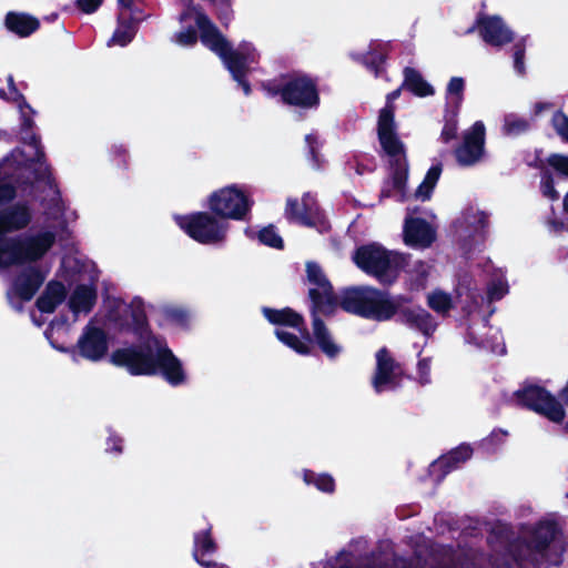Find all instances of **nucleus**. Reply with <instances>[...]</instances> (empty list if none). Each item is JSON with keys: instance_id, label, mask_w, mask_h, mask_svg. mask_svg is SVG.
<instances>
[{"instance_id": "57", "label": "nucleus", "mask_w": 568, "mask_h": 568, "mask_svg": "<svg viewBox=\"0 0 568 568\" xmlns=\"http://www.w3.org/2000/svg\"><path fill=\"white\" fill-rule=\"evenodd\" d=\"M562 207L566 213H568V192L565 194L562 200Z\"/></svg>"}, {"instance_id": "26", "label": "nucleus", "mask_w": 568, "mask_h": 568, "mask_svg": "<svg viewBox=\"0 0 568 568\" xmlns=\"http://www.w3.org/2000/svg\"><path fill=\"white\" fill-rule=\"evenodd\" d=\"M65 296L67 291L63 284L50 282L37 300V306L41 313H52L65 300Z\"/></svg>"}, {"instance_id": "55", "label": "nucleus", "mask_w": 568, "mask_h": 568, "mask_svg": "<svg viewBox=\"0 0 568 568\" xmlns=\"http://www.w3.org/2000/svg\"><path fill=\"white\" fill-rule=\"evenodd\" d=\"M397 568H418L410 560L402 559Z\"/></svg>"}, {"instance_id": "63", "label": "nucleus", "mask_w": 568, "mask_h": 568, "mask_svg": "<svg viewBox=\"0 0 568 568\" xmlns=\"http://www.w3.org/2000/svg\"><path fill=\"white\" fill-rule=\"evenodd\" d=\"M0 97H1V98H7V97H6V93H4L3 91H0Z\"/></svg>"}, {"instance_id": "17", "label": "nucleus", "mask_w": 568, "mask_h": 568, "mask_svg": "<svg viewBox=\"0 0 568 568\" xmlns=\"http://www.w3.org/2000/svg\"><path fill=\"white\" fill-rule=\"evenodd\" d=\"M284 102L301 106L312 108L318 103V94L312 80L305 77L290 79L278 90Z\"/></svg>"}, {"instance_id": "54", "label": "nucleus", "mask_w": 568, "mask_h": 568, "mask_svg": "<svg viewBox=\"0 0 568 568\" xmlns=\"http://www.w3.org/2000/svg\"><path fill=\"white\" fill-rule=\"evenodd\" d=\"M135 0H118L119 4L121 6V10H132L131 6Z\"/></svg>"}, {"instance_id": "43", "label": "nucleus", "mask_w": 568, "mask_h": 568, "mask_svg": "<svg viewBox=\"0 0 568 568\" xmlns=\"http://www.w3.org/2000/svg\"><path fill=\"white\" fill-rule=\"evenodd\" d=\"M541 192L552 201L559 197V193L555 190L552 178L548 174H545L541 179Z\"/></svg>"}, {"instance_id": "39", "label": "nucleus", "mask_w": 568, "mask_h": 568, "mask_svg": "<svg viewBox=\"0 0 568 568\" xmlns=\"http://www.w3.org/2000/svg\"><path fill=\"white\" fill-rule=\"evenodd\" d=\"M508 293V284L503 277L494 280L487 288L489 301H498Z\"/></svg>"}, {"instance_id": "6", "label": "nucleus", "mask_w": 568, "mask_h": 568, "mask_svg": "<svg viewBox=\"0 0 568 568\" xmlns=\"http://www.w3.org/2000/svg\"><path fill=\"white\" fill-rule=\"evenodd\" d=\"M353 260L361 270L376 276L385 284L394 282L398 271L405 264L404 255L387 251L377 244L359 247Z\"/></svg>"}, {"instance_id": "10", "label": "nucleus", "mask_w": 568, "mask_h": 568, "mask_svg": "<svg viewBox=\"0 0 568 568\" xmlns=\"http://www.w3.org/2000/svg\"><path fill=\"white\" fill-rule=\"evenodd\" d=\"M175 222L190 237L202 244H220L225 241L229 231L226 222L206 212L178 215Z\"/></svg>"}, {"instance_id": "48", "label": "nucleus", "mask_w": 568, "mask_h": 568, "mask_svg": "<svg viewBox=\"0 0 568 568\" xmlns=\"http://www.w3.org/2000/svg\"><path fill=\"white\" fill-rule=\"evenodd\" d=\"M464 90V80L462 78H452L448 87L447 92L449 94H457L460 95Z\"/></svg>"}, {"instance_id": "23", "label": "nucleus", "mask_w": 568, "mask_h": 568, "mask_svg": "<svg viewBox=\"0 0 568 568\" xmlns=\"http://www.w3.org/2000/svg\"><path fill=\"white\" fill-rule=\"evenodd\" d=\"M483 332L470 328L467 335V342L478 347L490 351L494 354L501 355L505 353V343L498 328L483 325Z\"/></svg>"}, {"instance_id": "41", "label": "nucleus", "mask_w": 568, "mask_h": 568, "mask_svg": "<svg viewBox=\"0 0 568 568\" xmlns=\"http://www.w3.org/2000/svg\"><path fill=\"white\" fill-rule=\"evenodd\" d=\"M548 164L559 173L568 176V155L552 154L548 158Z\"/></svg>"}, {"instance_id": "51", "label": "nucleus", "mask_w": 568, "mask_h": 568, "mask_svg": "<svg viewBox=\"0 0 568 568\" xmlns=\"http://www.w3.org/2000/svg\"><path fill=\"white\" fill-rule=\"evenodd\" d=\"M362 568H388V565L384 561L371 560L365 562Z\"/></svg>"}, {"instance_id": "42", "label": "nucleus", "mask_w": 568, "mask_h": 568, "mask_svg": "<svg viewBox=\"0 0 568 568\" xmlns=\"http://www.w3.org/2000/svg\"><path fill=\"white\" fill-rule=\"evenodd\" d=\"M556 132L568 142V118L562 113H557L552 118Z\"/></svg>"}, {"instance_id": "31", "label": "nucleus", "mask_w": 568, "mask_h": 568, "mask_svg": "<svg viewBox=\"0 0 568 568\" xmlns=\"http://www.w3.org/2000/svg\"><path fill=\"white\" fill-rule=\"evenodd\" d=\"M442 174V166L440 165H434L432 166L422 183L418 185V187L415 190L413 196L417 201H427L430 199L432 193L434 191V187L436 186L439 176Z\"/></svg>"}, {"instance_id": "49", "label": "nucleus", "mask_w": 568, "mask_h": 568, "mask_svg": "<svg viewBox=\"0 0 568 568\" xmlns=\"http://www.w3.org/2000/svg\"><path fill=\"white\" fill-rule=\"evenodd\" d=\"M514 67L518 73H523L525 70L524 49L519 45H516V50L514 52Z\"/></svg>"}, {"instance_id": "47", "label": "nucleus", "mask_w": 568, "mask_h": 568, "mask_svg": "<svg viewBox=\"0 0 568 568\" xmlns=\"http://www.w3.org/2000/svg\"><path fill=\"white\" fill-rule=\"evenodd\" d=\"M122 444H123V439L120 436L111 435L108 438L106 452H112V453L120 454L123 450Z\"/></svg>"}, {"instance_id": "18", "label": "nucleus", "mask_w": 568, "mask_h": 568, "mask_svg": "<svg viewBox=\"0 0 568 568\" xmlns=\"http://www.w3.org/2000/svg\"><path fill=\"white\" fill-rule=\"evenodd\" d=\"M144 17L136 10H121L118 16L116 27L112 37L108 40V47H125L134 38L138 24Z\"/></svg>"}, {"instance_id": "5", "label": "nucleus", "mask_w": 568, "mask_h": 568, "mask_svg": "<svg viewBox=\"0 0 568 568\" xmlns=\"http://www.w3.org/2000/svg\"><path fill=\"white\" fill-rule=\"evenodd\" d=\"M69 329L61 323H52L45 331V337L51 346L59 352L75 353L91 362L102 359L108 352V339L105 333L89 324L78 339L75 348L69 347V341L63 338L68 335Z\"/></svg>"}, {"instance_id": "13", "label": "nucleus", "mask_w": 568, "mask_h": 568, "mask_svg": "<svg viewBox=\"0 0 568 568\" xmlns=\"http://www.w3.org/2000/svg\"><path fill=\"white\" fill-rule=\"evenodd\" d=\"M486 129L481 121H476L463 133V141L455 150V159L460 166H474L485 158Z\"/></svg>"}, {"instance_id": "32", "label": "nucleus", "mask_w": 568, "mask_h": 568, "mask_svg": "<svg viewBox=\"0 0 568 568\" xmlns=\"http://www.w3.org/2000/svg\"><path fill=\"white\" fill-rule=\"evenodd\" d=\"M303 479L307 485H314L320 491L326 494L335 491V480L329 474H316L311 469H305Z\"/></svg>"}, {"instance_id": "16", "label": "nucleus", "mask_w": 568, "mask_h": 568, "mask_svg": "<svg viewBox=\"0 0 568 568\" xmlns=\"http://www.w3.org/2000/svg\"><path fill=\"white\" fill-rule=\"evenodd\" d=\"M377 133L384 152L396 163L404 162V145L396 133L394 111L389 106L383 108L379 112Z\"/></svg>"}, {"instance_id": "27", "label": "nucleus", "mask_w": 568, "mask_h": 568, "mask_svg": "<svg viewBox=\"0 0 568 568\" xmlns=\"http://www.w3.org/2000/svg\"><path fill=\"white\" fill-rule=\"evenodd\" d=\"M473 449L468 445H460L459 447L450 450L446 456L440 457L436 460L433 466L440 470V477H445L447 474L458 467L460 463L466 462L471 457Z\"/></svg>"}, {"instance_id": "35", "label": "nucleus", "mask_w": 568, "mask_h": 568, "mask_svg": "<svg viewBox=\"0 0 568 568\" xmlns=\"http://www.w3.org/2000/svg\"><path fill=\"white\" fill-rule=\"evenodd\" d=\"M353 58L374 71L376 75L379 74L381 67L385 60L384 54L376 50L368 51L366 53L353 54Z\"/></svg>"}, {"instance_id": "52", "label": "nucleus", "mask_w": 568, "mask_h": 568, "mask_svg": "<svg viewBox=\"0 0 568 568\" xmlns=\"http://www.w3.org/2000/svg\"><path fill=\"white\" fill-rule=\"evenodd\" d=\"M399 93H400L399 89H397V90L393 91L392 93H389L387 95V104H386L385 108L389 106L394 111V108H393L392 103L399 97Z\"/></svg>"}, {"instance_id": "24", "label": "nucleus", "mask_w": 568, "mask_h": 568, "mask_svg": "<svg viewBox=\"0 0 568 568\" xmlns=\"http://www.w3.org/2000/svg\"><path fill=\"white\" fill-rule=\"evenodd\" d=\"M97 300V290L92 285H79L69 297L68 306L73 314V322L82 314H88Z\"/></svg>"}, {"instance_id": "3", "label": "nucleus", "mask_w": 568, "mask_h": 568, "mask_svg": "<svg viewBox=\"0 0 568 568\" xmlns=\"http://www.w3.org/2000/svg\"><path fill=\"white\" fill-rule=\"evenodd\" d=\"M112 363L124 366L133 375H151L160 372L172 386L182 385L186 374L181 362L168 348L166 343L148 334L141 349L122 348L112 354Z\"/></svg>"}, {"instance_id": "59", "label": "nucleus", "mask_w": 568, "mask_h": 568, "mask_svg": "<svg viewBox=\"0 0 568 568\" xmlns=\"http://www.w3.org/2000/svg\"><path fill=\"white\" fill-rule=\"evenodd\" d=\"M542 108H544V104H540V103L537 104L536 105V113H539L542 110Z\"/></svg>"}, {"instance_id": "28", "label": "nucleus", "mask_w": 568, "mask_h": 568, "mask_svg": "<svg viewBox=\"0 0 568 568\" xmlns=\"http://www.w3.org/2000/svg\"><path fill=\"white\" fill-rule=\"evenodd\" d=\"M7 28L20 37H28L39 28V21L26 13L9 12L6 17Z\"/></svg>"}, {"instance_id": "62", "label": "nucleus", "mask_w": 568, "mask_h": 568, "mask_svg": "<svg viewBox=\"0 0 568 568\" xmlns=\"http://www.w3.org/2000/svg\"><path fill=\"white\" fill-rule=\"evenodd\" d=\"M120 307L123 312H126L129 308L125 304H121Z\"/></svg>"}, {"instance_id": "29", "label": "nucleus", "mask_w": 568, "mask_h": 568, "mask_svg": "<svg viewBox=\"0 0 568 568\" xmlns=\"http://www.w3.org/2000/svg\"><path fill=\"white\" fill-rule=\"evenodd\" d=\"M403 315L407 324L422 331L425 335H429L435 331L436 324L430 314L425 310H406Z\"/></svg>"}, {"instance_id": "19", "label": "nucleus", "mask_w": 568, "mask_h": 568, "mask_svg": "<svg viewBox=\"0 0 568 568\" xmlns=\"http://www.w3.org/2000/svg\"><path fill=\"white\" fill-rule=\"evenodd\" d=\"M436 234L429 223L422 219L406 217L404 224V242L415 248H425L435 241Z\"/></svg>"}, {"instance_id": "50", "label": "nucleus", "mask_w": 568, "mask_h": 568, "mask_svg": "<svg viewBox=\"0 0 568 568\" xmlns=\"http://www.w3.org/2000/svg\"><path fill=\"white\" fill-rule=\"evenodd\" d=\"M132 317L138 327L142 328L144 324V314L141 308V302H136L135 310L132 311Z\"/></svg>"}, {"instance_id": "30", "label": "nucleus", "mask_w": 568, "mask_h": 568, "mask_svg": "<svg viewBox=\"0 0 568 568\" xmlns=\"http://www.w3.org/2000/svg\"><path fill=\"white\" fill-rule=\"evenodd\" d=\"M403 85L418 97H427L434 93L432 85L416 70L410 68L404 70Z\"/></svg>"}, {"instance_id": "56", "label": "nucleus", "mask_w": 568, "mask_h": 568, "mask_svg": "<svg viewBox=\"0 0 568 568\" xmlns=\"http://www.w3.org/2000/svg\"><path fill=\"white\" fill-rule=\"evenodd\" d=\"M559 397L561 400L568 403V381H567L566 386L561 389Z\"/></svg>"}, {"instance_id": "20", "label": "nucleus", "mask_w": 568, "mask_h": 568, "mask_svg": "<svg viewBox=\"0 0 568 568\" xmlns=\"http://www.w3.org/2000/svg\"><path fill=\"white\" fill-rule=\"evenodd\" d=\"M212 530L213 527L209 524L205 529L196 531L193 535L192 557L204 568H212V565H224L223 562L206 559V557L214 555L219 549V545L213 538Z\"/></svg>"}, {"instance_id": "2", "label": "nucleus", "mask_w": 568, "mask_h": 568, "mask_svg": "<svg viewBox=\"0 0 568 568\" xmlns=\"http://www.w3.org/2000/svg\"><path fill=\"white\" fill-rule=\"evenodd\" d=\"M179 23L180 28L173 33L171 41L179 47L191 48L196 44L200 36L202 43L222 60L244 94L248 95L251 87L245 75L260 57L254 45L243 42L236 49H232L203 10L193 3H189L181 12Z\"/></svg>"}, {"instance_id": "37", "label": "nucleus", "mask_w": 568, "mask_h": 568, "mask_svg": "<svg viewBox=\"0 0 568 568\" xmlns=\"http://www.w3.org/2000/svg\"><path fill=\"white\" fill-rule=\"evenodd\" d=\"M398 165L399 169L394 173L392 178V184L396 194H398L399 200L403 201L406 199V183L408 173L407 169L402 164V162H399Z\"/></svg>"}, {"instance_id": "44", "label": "nucleus", "mask_w": 568, "mask_h": 568, "mask_svg": "<svg viewBox=\"0 0 568 568\" xmlns=\"http://www.w3.org/2000/svg\"><path fill=\"white\" fill-rule=\"evenodd\" d=\"M165 315L176 324H184L187 320V312L178 306H170L165 308Z\"/></svg>"}, {"instance_id": "14", "label": "nucleus", "mask_w": 568, "mask_h": 568, "mask_svg": "<svg viewBox=\"0 0 568 568\" xmlns=\"http://www.w3.org/2000/svg\"><path fill=\"white\" fill-rule=\"evenodd\" d=\"M376 368L372 377V385L376 393L390 392L400 386L403 369L394 361L386 348H381L376 355Z\"/></svg>"}, {"instance_id": "34", "label": "nucleus", "mask_w": 568, "mask_h": 568, "mask_svg": "<svg viewBox=\"0 0 568 568\" xmlns=\"http://www.w3.org/2000/svg\"><path fill=\"white\" fill-rule=\"evenodd\" d=\"M429 307L439 314H446L453 307L452 296L440 290H435L427 297Z\"/></svg>"}, {"instance_id": "61", "label": "nucleus", "mask_w": 568, "mask_h": 568, "mask_svg": "<svg viewBox=\"0 0 568 568\" xmlns=\"http://www.w3.org/2000/svg\"><path fill=\"white\" fill-rule=\"evenodd\" d=\"M382 195H383V196H390V193H389V191H388V190L384 189V190L382 191Z\"/></svg>"}, {"instance_id": "9", "label": "nucleus", "mask_w": 568, "mask_h": 568, "mask_svg": "<svg viewBox=\"0 0 568 568\" xmlns=\"http://www.w3.org/2000/svg\"><path fill=\"white\" fill-rule=\"evenodd\" d=\"M252 201L244 186L230 184L214 190L207 196V207L220 217L243 220L250 212Z\"/></svg>"}, {"instance_id": "11", "label": "nucleus", "mask_w": 568, "mask_h": 568, "mask_svg": "<svg viewBox=\"0 0 568 568\" xmlns=\"http://www.w3.org/2000/svg\"><path fill=\"white\" fill-rule=\"evenodd\" d=\"M515 397L518 403L544 415L551 423L559 424L565 418L561 404L544 387L526 384L515 393Z\"/></svg>"}, {"instance_id": "33", "label": "nucleus", "mask_w": 568, "mask_h": 568, "mask_svg": "<svg viewBox=\"0 0 568 568\" xmlns=\"http://www.w3.org/2000/svg\"><path fill=\"white\" fill-rule=\"evenodd\" d=\"M8 84L10 89V99L18 101V108L22 120V130H30L33 125L32 115L34 114V111L23 101L22 97L14 88L12 77L8 78Z\"/></svg>"}, {"instance_id": "60", "label": "nucleus", "mask_w": 568, "mask_h": 568, "mask_svg": "<svg viewBox=\"0 0 568 568\" xmlns=\"http://www.w3.org/2000/svg\"><path fill=\"white\" fill-rule=\"evenodd\" d=\"M212 568H230L227 565H212Z\"/></svg>"}, {"instance_id": "15", "label": "nucleus", "mask_w": 568, "mask_h": 568, "mask_svg": "<svg viewBox=\"0 0 568 568\" xmlns=\"http://www.w3.org/2000/svg\"><path fill=\"white\" fill-rule=\"evenodd\" d=\"M285 214L288 220L304 226L316 227L320 232L328 229V223L320 213L315 200L310 194H305L301 202L288 199Z\"/></svg>"}, {"instance_id": "45", "label": "nucleus", "mask_w": 568, "mask_h": 568, "mask_svg": "<svg viewBox=\"0 0 568 568\" xmlns=\"http://www.w3.org/2000/svg\"><path fill=\"white\" fill-rule=\"evenodd\" d=\"M457 130V121L455 119L448 120L442 130L440 139L446 143L449 142L456 136Z\"/></svg>"}, {"instance_id": "53", "label": "nucleus", "mask_w": 568, "mask_h": 568, "mask_svg": "<svg viewBox=\"0 0 568 568\" xmlns=\"http://www.w3.org/2000/svg\"><path fill=\"white\" fill-rule=\"evenodd\" d=\"M306 143L310 145L311 153L315 156V145L317 144V140L314 135L306 136Z\"/></svg>"}, {"instance_id": "58", "label": "nucleus", "mask_w": 568, "mask_h": 568, "mask_svg": "<svg viewBox=\"0 0 568 568\" xmlns=\"http://www.w3.org/2000/svg\"><path fill=\"white\" fill-rule=\"evenodd\" d=\"M438 568H455L453 562H445L438 566Z\"/></svg>"}, {"instance_id": "25", "label": "nucleus", "mask_w": 568, "mask_h": 568, "mask_svg": "<svg viewBox=\"0 0 568 568\" xmlns=\"http://www.w3.org/2000/svg\"><path fill=\"white\" fill-rule=\"evenodd\" d=\"M320 312H313V338L321 351L328 357L335 358L342 353V346L335 341L324 323L318 318Z\"/></svg>"}, {"instance_id": "4", "label": "nucleus", "mask_w": 568, "mask_h": 568, "mask_svg": "<svg viewBox=\"0 0 568 568\" xmlns=\"http://www.w3.org/2000/svg\"><path fill=\"white\" fill-rule=\"evenodd\" d=\"M403 302L400 296H390L368 286L345 290L339 300L344 311L378 322L390 320L402 308Z\"/></svg>"}, {"instance_id": "40", "label": "nucleus", "mask_w": 568, "mask_h": 568, "mask_svg": "<svg viewBox=\"0 0 568 568\" xmlns=\"http://www.w3.org/2000/svg\"><path fill=\"white\" fill-rule=\"evenodd\" d=\"M417 381L419 384L425 385L430 382V359L420 358L417 363Z\"/></svg>"}, {"instance_id": "1", "label": "nucleus", "mask_w": 568, "mask_h": 568, "mask_svg": "<svg viewBox=\"0 0 568 568\" xmlns=\"http://www.w3.org/2000/svg\"><path fill=\"white\" fill-rule=\"evenodd\" d=\"M22 140L29 148V154L26 155L17 149L0 163V204L16 195L10 181L30 174L31 170L37 182L51 185L50 170L43 161L38 138L28 132ZM31 211L24 204H16L0 211V271L36 262L52 247L55 234L49 230L19 236L3 235L24 229L31 222Z\"/></svg>"}, {"instance_id": "64", "label": "nucleus", "mask_w": 568, "mask_h": 568, "mask_svg": "<svg viewBox=\"0 0 568 568\" xmlns=\"http://www.w3.org/2000/svg\"><path fill=\"white\" fill-rule=\"evenodd\" d=\"M567 497H568V491H567Z\"/></svg>"}, {"instance_id": "46", "label": "nucleus", "mask_w": 568, "mask_h": 568, "mask_svg": "<svg viewBox=\"0 0 568 568\" xmlns=\"http://www.w3.org/2000/svg\"><path fill=\"white\" fill-rule=\"evenodd\" d=\"M103 0H77V4L79 9L84 13L94 12L101 4Z\"/></svg>"}, {"instance_id": "38", "label": "nucleus", "mask_w": 568, "mask_h": 568, "mask_svg": "<svg viewBox=\"0 0 568 568\" xmlns=\"http://www.w3.org/2000/svg\"><path fill=\"white\" fill-rule=\"evenodd\" d=\"M258 240L271 247L281 248L283 246V240L273 226L261 230L258 232Z\"/></svg>"}, {"instance_id": "8", "label": "nucleus", "mask_w": 568, "mask_h": 568, "mask_svg": "<svg viewBox=\"0 0 568 568\" xmlns=\"http://www.w3.org/2000/svg\"><path fill=\"white\" fill-rule=\"evenodd\" d=\"M559 532L555 520H541L536 524L528 539H518L510 542L508 552L518 567L534 564L537 555L544 554Z\"/></svg>"}, {"instance_id": "7", "label": "nucleus", "mask_w": 568, "mask_h": 568, "mask_svg": "<svg viewBox=\"0 0 568 568\" xmlns=\"http://www.w3.org/2000/svg\"><path fill=\"white\" fill-rule=\"evenodd\" d=\"M263 314L272 324L276 325L275 335L283 344L297 354L310 353V336L300 314L291 308H264Z\"/></svg>"}, {"instance_id": "21", "label": "nucleus", "mask_w": 568, "mask_h": 568, "mask_svg": "<svg viewBox=\"0 0 568 568\" xmlns=\"http://www.w3.org/2000/svg\"><path fill=\"white\" fill-rule=\"evenodd\" d=\"M43 277L41 274L31 268L19 274L12 282L8 291V298L13 303V298L29 301L32 298L37 290L42 284Z\"/></svg>"}, {"instance_id": "36", "label": "nucleus", "mask_w": 568, "mask_h": 568, "mask_svg": "<svg viewBox=\"0 0 568 568\" xmlns=\"http://www.w3.org/2000/svg\"><path fill=\"white\" fill-rule=\"evenodd\" d=\"M529 128V122L515 114H508L505 116L503 130L507 135H519L526 132Z\"/></svg>"}, {"instance_id": "12", "label": "nucleus", "mask_w": 568, "mask_h": 568, "mask_svg": "<svg viewBox=\"0 0 568 568\" xmlns=\"http://www.w3.org/2000/svg\"><path fill=\"white\" fill-rule=\"evenodd\" d=\"M306 274L311 285L310 296L313 302V312H320L324 315L333 314L338 303L322 268L310 262L306 264Z\"/></svg>"}, {"instance_id": "22", "label": "nucleus", "mask_w": 568, "mask_h": 568, "mask_svg": "<svg viewBox=\"0 0 568 568\" xmlns=\"http://www.w3.org/2000/svg\"><path fill=\"white\" fill-rule=\"evenodd\" d=\"M478 28L483 39L491 45L500 47L513 40L511 31L498 17L480 18Z\"/></svg>"}]
</instances>
